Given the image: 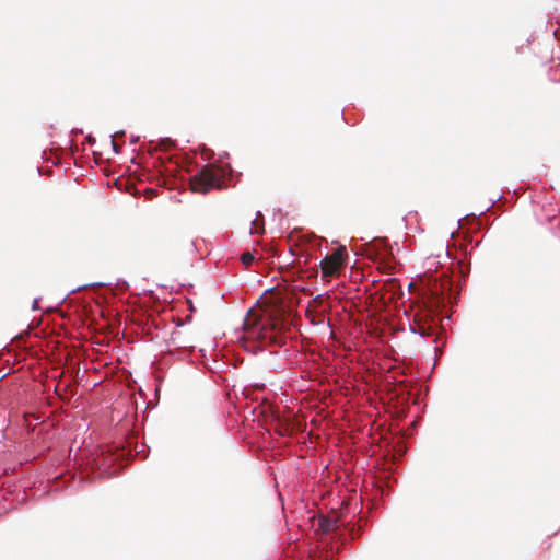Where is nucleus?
I'll return each instance as SVG.
<instances>
[{
    "instance_id": "1",
    "label": "nucleus",
    "mask_w": 560,
    "mask_h": 560,
    "mask_svg": "<svg viewBox=\"0 0 560 560\" xmlns=\"http://www.w3.org/2000/svg\"><path fill=\"white\" fill-rule=\"evenodd\" d=\"M244 341L258 342L260 346L282 343L280 323L270 316H256L249 313L244 320Z\"/></svg>"
},
{
    "instance_id": "2",
    "label": "nucleus",
    "mask_w": 560,
    "mask_h": 560,
    "mask_svg": "<svg viewBox=\"0 0 560 560\" xmlns=\"http://www.w3.org/2000/svg\"><path fill=\"white\" fill-rule=\"evenodd\" d=\"M190 187L192 191L202 194H207L213 188H220L221 170L213 165L202 167L194 177H191Z\"/></svg>"
},
{
    "instance_id": "3",
    "label": "nucleus",
    "mask_w": 560,
    "mask_h": 560,
    "mask_svg": "<svg viewBox=\"0 0 560 560\" xmlns=\"http://www.w3.org/2000/svg\"><path fill=\"white\" fill-rule=\"evenodd\" d=\"M347 249L345 246L336 248L330 255L325 256L320 261L322 277L326 280L338 277L346 267L345 257Z\"/></svg>"
},
{
    "instance_id": "4",
    "label": "nucleus",
    "mask_w": 560,
    "mask_h": 560,
    "mask_svg": "<svg viewBox=\"0 0 560 560\" xmlns=\"http://www.w3.org/2000/svg\"><path fill=\"white\" fill-rule=\"evenodd\" d=\"M431 315L427 311H420L415 314L413 323L410 328L412 332L420 336H431L434 334V327L430 324Z\"/></svg>"
},
{
    "instance_id": "5",
    "label": "nucleus",
    "mask_w": 560,
    "mask_h": 560,
    "mask_svg": "<svg viewBox=\"0 0 560 560\" xmlns=\"http://www.w3.org/2000/svg\"><path fill=\"white\" fill-rule=\"evenodd\" d=\"M319 526L324 533H329V532L336 530L339 527L337 518L330 520L327 517H323L319 520Z\"/></svg>"
},
{
    "instance_id": "6",
    "label": "nucleus",
    "mask_w": 560,
    "mask_h": 560,
    "mask_svg": "<svg viewBox=\"0 0 560 560\" xmlns=\"http://www.w3.org/2000/svg\"><path fill=\"white\" fill-rule=\"evenodd\" d=\"M241 261L246 266H250L252 262L254 261V256L250 252H245L242 254L241 256Z\"/></svg>"
},
{
    "instance_id": "7",
    "label": "nucleus",
    "mask_w": 560,
    "mask_h": 560,
    "mask_svg": "<svg viewBox=\"0 0 560 560\" xmlns=\"http://www.w3.org/2000/svg\"><path fill=\"white\" fill-rule=\"evenodd\" d=\"M277 431L279 432V434L281 435H284L287 433H289L290 429H289V425L288 424H281Z\"/></svg>"
},
{
    "instance_id": "8",
    "label": "nucleus",
    "mask_w": 560,
    "mask_h": 560,
    "mask_svg": "<svg viewBox=\"0 0 560 560\" xmlns=\"http://www.w3.org/2000/svg\"><path fill=\"white\" fill-rule=\"evenodd\" d=\"M314 302H315V303H322V302H323V296H322V295H317V296L314 299Z\"/></svg>"
}]
</instances>
